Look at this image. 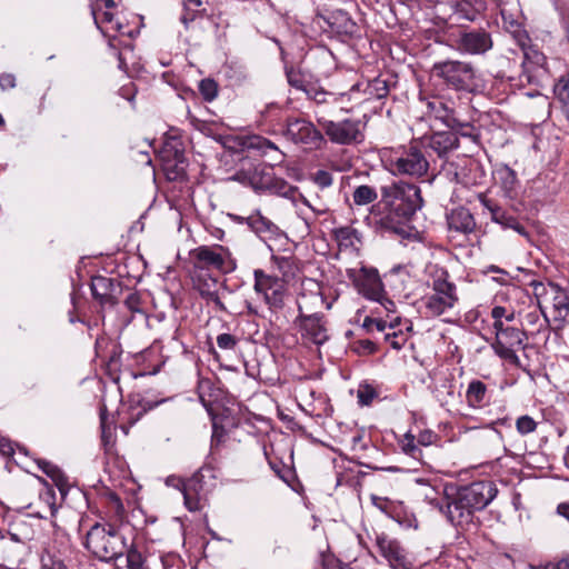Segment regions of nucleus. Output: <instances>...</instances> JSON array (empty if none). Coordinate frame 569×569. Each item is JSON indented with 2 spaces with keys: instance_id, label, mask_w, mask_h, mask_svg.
<instances>
[{
  "instance_id": "obj_34",
  "label": "nucleus",
  "mask_w": 569,
  "mask_h": 569,
  "mask_svg": "<svg viewBox=\"0 0 569 569\" xmlns=\"http://www.w3.org/2000/svg\"><path fill=\"white\" fill-rule=\"evenodd\" d=\"M423 496H425V500L428 501L429 505L439 509L441 512H443L447 516V501L451 500L452 492L449 493L446 490V495H441L435 488L428 487L426 489Z\"/></svg>"
},
{
  "instance_id": "obj_4",
  "label": "nucleus",
  "mask_w": 569,
  "mask_h": 569,
  "mask_svg": "<svg viewBox=\"0 0 569 569\" xmlns=\"http://www.w3.org/2000/svg\"><path fill=\"white\" fill-rule=\"evenodd\" d=\"M86 548L101 561H112L123 555L127 549L126 539L111 525L96 523L88 531Z\"/></svg>"
},
{
  "instance_id": "obj_8",
  "label": "nucleus",
  "mask_w": 569,
  "mask_h": 569,
  "mask_svg": "<svg viewBox=\"0 0 569 569\" xmlns=\"http://www.w3.org/2000/svg\"><path fill=\"white\" fill-rule=\"evenodd\" d=\"M326 136L333 143L352 144L363 139L362 123L360 120L346 119L342 121L319 120Z\"/></svg>"
},
{
  "instance_id": "obj_42",
  "label": "nucleus",
  "mask_w": 569,
  "mask_h": 569,
  "mask_svg": "<svg viewBox=\"0 0 569 569\" xmlns=\"http://www.w3.org/2000/svg\"><path fill=\"white\" fill-rule=\"evenodd\" d=\"M357 231L351 227H340L333 230L335 239L345 246H352V239L356 237Z\"/></svg>"
},
{
  "instance_id": "obj_64",
  "label": "nucleus",
  "mask_w": 569,
  "mask_h": 569,
  "mask_svg": "<svg viewBox=\"0 0 569 569\" xmlns=\"http://www.w3.org/2000/svg\"><path fill=\"white\" fill-rule=\"evenodd\" d=\"M120 94L126 98L127 100H129L130 102H133V99H134V92H133V89L132 87H122L120 89Z\"/></svg>"
},
{
  "instance_id": "obj_43",
  "label": "nucleus",
  "mask_w": 569,
  "mask_h": 569,
  "mask_svg": "<svg viewBox=\"0 0 569 569\" xmlns=\"http://www.w3.org/2000/svg\"><path fill=\"white\" fill-rule=\"evenodd\" d=\"M199 91L206 101H212L218 94V86L212 79H203L199 83Z\"/></svg>"
},
{
  "instance_id": "obj_6",
  "label": "nucleus",
  "mask_w": 569,
  "mask_h": 569,
  "mask_svg": "<svg viewBox=\"0 0 569 569\" xmlns=\"http://www.w3.org/2000/svg\"><path fill=\"white\" fill-rule=\"evenodd\" d=\"M433 74L448 87L458 91L472 92L478 87L477 71L471 62L446 60L433 64Z\"/></svg>"
},
{
  "instance_id": "obj_3",
  "label": "nucleus",
  "mask_w": 569,
  "mask_h": 569,
  "mask_svg": "<svg viewBox=\"0 0 569 569\" xmlns=\"http://www.w3.org/2000/svg\"><path fill=\"white\" fill-rule=\"evenodd\" d=\"M430 153L423 149V141L413 139L407 146L392 150L389 156L390 171L395 174L422 178L430 168Z\"/></svg>"
},
{
  "instance_id": "obj_60",
  "label": "nucleus",
  "mask_w": 569,
  "mask_h": 569,
  "mask_svg": "<svg viewBox=\"0 0 569 569\" xmlns=\"http://www.w3.org/2000/svg\"><path fill=\"white\" fill-rule=\"evenodd\" d=\"M203 3V0H183V4L187 11H200V8Z\"/></svg>"
},
{
  "instance_id": "obj_57",
  "label": "nucleus",
  "mask_w": 569,
  "mask_h": 569,
  "mask_svg": "<svg viewBox=\"0 0 569 569\" xmlns=\"http://www.w3.org/2000/svg\"><path fill=\"white\" fill-rule=\"evenodd\" d=\"M543 569H569V558H563L558 561L548 562Z\"/></svg>"
},
{
  "instance_id": "obj_39",
  "label": "nucleus",
  "mask_w": 569,
  "mask_h": 569,
  "mask_svg": "<svg viewBox=\"0 0 569 569\" xmlns=\"http://www.w3.org/2000/svg\"><path fill=\"white\" fill-rule=\"evenodd\" d=\"M553 92L560 102L569 104V71L558 79Z\"/></svg>"
},
{
  "instance_id": "obj_44",
  "label": "nucleus",
  "mask_w": 569,
  "mask_h": 569,
  "mask_svg": "<svg viewBox=\"0 0 569 569\" xmlns=\"http://www.w3.org/2000/svg\"><path fill=\"white\" fill-rule=\"evenodd\" d=\"M144 558L142 553L134 547L127 551V568L143 569Z\"/></svg>"
},
{
  "instance_id": "obj_48",
  "label": "nucleus",
  "mask_w": 569,
  "mask_h": 569,
  "mask_svg": "<svg viewBox=\"0 0 569 569\" xmlns=\"http://www.w3.org/2000/svg\"><path fill=\"white\" fill-rule=\"evenodd\" d=\"M385 340L387 342H389V345L396 350H400L406 343L405 336L401 332H395V331L387 332L385 335Z\"/></svg>"
},
{
  "instance_id": "obj_2",
  "label": "nucleus",
  "mask_w": 569,
  "mask_h": 569,
  "mask_svg": "<svg viewBox=\"0 0 569 569\" xmlns=\"http://www.w3.org/2000/svg\"><path fill=\"white\" fill-rule=\"evenodd\" d=\"M491 480L475 481L458 488L447 501V518L453 525L469 523L473 512L485 509L497 496Z\"/></svg>"
},
{
  "instance_id": "obj_56",
  "label": "nucleus",
  "mask_w": 569,
  "mask_h": 569,
  "mask_svg": "<svg viewBox=\"0 0 569 569\" xmlns=\"http://www.w3.org/2000/svg\"><path fill=\"white\" fill-rule=\"evenodd\" d=\"M467 4L471 6L473 8L472 12H478L480 16L486 11L487 9V0H466Z\"/></svg>"
},
{
  "instance_id": "obj_51",
  "label": "nucleus",
  "mask_w": 569,
  "mask_h": 569,
  "mask_svg": "<svg viewBox=\"0 0 569 569\" xmlns=\"http://www.w3.org/2000/svg\"><path fill=\"white\" fill-rule=\"evenodd\" d=\"M299 198L301 199L302 203L305 206H307L308 208H310L317 216L326 214L329 211V208L321 202L312 203L309 199L303 197L301 193H300Z\"/></svg>"
},
{
  "instance_id": "obj_62",
  "label": "nucleus",
  "mask_w": 569,
  "mask_h": 569,
  "mask_svg": "<svg viewBox=\"0 0 569 569\" xmlns=\"http://www.w3.org/2000/svg\"><path fill=\"white\" fill-rule=\"evenodd\" d=\"M124 303L130 310H138L139 298L137 295L131 293L127 297Z\"/></svg>"
},
{
  "instance_id": "obj_12",
  "label": "nucleus",
  "mask_w": 569,
  "mask_h": 569,
  "mask_svg": "<svg viewBox=\"0 0 569 569\" xmlns=\"http://www.w3.org/2000/svg\"><path fill=\"white\" fill-rule=\"evenodd\" d=\"M389 84L386 79L375 78L371 81H362L353 84L348 92H341V98L347 102L361 103L368 100H380L389 93Z\"/></svg>"
},
{
  "instance_id": "obj_53",
  "label": "nucleus",
  "mask_w": 569,
  "mask_h": 569,
  "mask_svg": "<svg viewBox=\"0 0 569 569\" xmlns=\"http://www.w3.org/2000/svg\"><path fill=\"white\" fill-rule=\"evenodd\" d=\"M375 397H376V391L371 388L367 387V388L360 389L358 391L359 402L363 406L370 405Z\"/></svg>"
},
{
  "instance_id": "obj_17",
  "label": "nucleus",
  "mask_w": 569,
  "mask_h": 569,
  "mask_svg": "<svg viewBox=\"0 0 569 569\" xmlns=\"http://www.w3.org/2000/svg\"><path fill=\"white\" fill-rule=\"evenodd\" d=\"M427 112L441 121L447 128L468 127L457 117L452 106L440 97L421 98Z\"/></svg>"
},
{
  "instance_id": "obj_49",
  "label": "nucleus",
  "mask_w": 569,
  "mask_h": 569,
  "mask_svg": "<svg viewBox=\"0 0 569 569\" xmlns=\"http://www.w3.org/2000/svg\"><path fill=\"white\" fill-rule=\"evenodd\" d=\"M492 319H506V321L511 322L516 318V313L513 310L508 311L507 308L502 306H496L491 309Z\"/></svg>"
},
{
  "instance_id": "obj_27",
  "label": "nucleus",
  "mask_w": 569,
  "mask_h": 569,
  "mask_svg": "<svg viewBox=\"0 0 569 569\" xmlns=\"http://www.w3.org/2000/svg\"><path fill=\"white\" fill-rule=\"evenodd\" d=\"M327 21L332 31L339 34L353 36L358 30L356 22L343 10L332 11Z\"/></svg>"
},
{
  "instance_id": "obj_5",
  "label": "nucleus",
  "mask_w": 569,
  "mask_h": 569,
  "mask_svg": "<svg viewBox=\"0 0 569 569\" xmlns=\"http://www.w3.org/2000/svg\"><path fill=\"white\" fill-rule=\"evenodd\" d=\"M457 286L449 280V273L440 270L432 277L431 292L421 299L428 317H439L453 309L458 303Z\"/></svg>"
},
{
  "instance_id": "obj_16",
  "label": "nucleus",
  "mask_w": 569,
  "mask_h": 569,
  "mask_svg": "<svg viewBox=\"0 0 569 569\" xmlns=\"http://www.w3.org/2000/svg\"><path fill=\"white\" fill-rule=\"evenodd\" d=\"M295 323L299 327L302 337L312 343L322 345L328 340L323 315L312 312L309 316L297 317Z\"/></svg>"
},
{
  "instance_id": "obj_20",
  "label": "nucleus",
  "mask_w": 569,
  "mask_h": 569,
  "mask_svg": "<svg viewBox=\"0 0 569 569\" xmlns=\"http://www.w3.org/2000/svg\"><path fill=\"white\" fill-rule=\"evenodd\" d=\"M91 292L100 305L113 306L117 303L118 295L121 292L120 282L104 276H94L91 279Z\"/></svg>"
},
{
  "instance_id": "obj_30",
  "label": "nucleus",
  "mask_w": 569,
  "mask_h": 569,
  "mask_svg": "<svg viewBox=\"0 0 569 569\" xmlns=\"http://www.w3.org/2000/svg\"><path fill=\"white\" fill-rule=\"evenodd\" d=\"M99 10H101V7H100L99 2H97L96 7L93 8L92 13H93L94 22H96L97 27L100 29V31L104 36H108L110 31H114V32H118L121 34L124 33L123 24L121 22H119L118 20H114L112 12H110L109 10H104L101 13H98Z\"/></svg>"
},
{
  "instance_id": "obj_59",
  "label": "nucleus",
  "mask_w": 569,
  "mask_h": 569,
  "mask_svg": "<svg viewBox=\"0 0 569 569\" xmlns=\"http://www.w3.org/2000/svg\"><path fill=\"white\" fill-rule=\"evenodd\" d=\"M377 302H379L381 305V307L389 313V312H395L396 310V305L392 300H390L387 296H386V292L383 291V298L379 299V300H376Z\"/></svg>"
},
{
  "instance_id": "obj_28",
  "label": "nucleus",
  "mask_w": 569,
  "mask_h": 569,
  "mask_svg": "<svg viewBox=\"0 0 569 569\" xmlns=\"http://www.w3.org/2000/svg\"><path fill=\"white\" fill-rule=\"evenodd\" d=\"M246 224L261 238H271L279 232V228L259 211L247 217Z\"/></svg>"
},
{
  "instance_id": "obj_40",
  "label": "nucleus",
  "mask_w": 569,
  "mask_h": 569,
  "mask_svg": "<svg viewBox=\"0 0 569 569\" xmlns=\"http://www.w3.org/2000/svg\"><path fill=\"white\" fill-rule=\"evenodd\" d=\"M538 423L528 415L520 416L516 420V429L521 436H526L536 431Z\"/></svg>"
},
{
  "instance_id": "obj_24",
  "label": "nucleus",
  "mask_w": 569,
  "mask_h": 569,
  "mask_svg": "<svg viewBox=\"0 0 569 569\" xmlns=\"http://www.w3.org/2000/svg\"><path fill=\"white\" fill-rule=\"evenodd\" d=\"M24 543L20 539L0 538V565L7 568L16 566L23 551Z\"/></svg>"
},
{
  "instance_id": "obj_10",
  "label": "nucleus",
  "mask_w": 569,
  "mask_h": 569,
  "mask_svg": "<svg viewBox=\"0 0 569 569\" xmlns=\"http://www.w3.org/2000/svg\"><path fill=\"white\" fill-rule=\"evenodd\" d=\"M526 339L525 330L510 327L507 331L501 332L498 338H495V341L491 343V348L501 359H505L512 365H519L517 350L525 348Z\"/></svg>"
},
{
  "instance_id": "obj_52",
  "label": "nucleus",
  "mask_w": 569,
  "mask_h": 569,
  "mask_svg": "<svg viewBox=\"0 0 569 569\" xmlns=\"http://www.w3.org/2000/svg\"><path fill=\"white\" fill-rule=\"evenodd\" d=\"M166 483L168 486L177 488L181 492L184 491V488L193 487L194 486V481L193 480H189L188 482H186L183 479L178 478V477H168L167 480H166Z\"/></svg>"
},
{
  "instance_id": "obj_46",
  "label": "nucleus",
  "mask_w": 569,
  "mask_h": 569,
  "mask_svg": "<svg viewBox=\"0 0 569 569\" xmlns=\"http://www.w3.org/2000/svg\"><path fill=\"white\" fill-rule=\"evenodd\" d=\"M38 465L39 468L56 482H59L62 479V473L60 469L57 466L52 465L51 462L46 460H39Z\"/></svg>"
},
{
  "instance_id": "obj_31",
  "label": "nucleus",
  "mask_w": 569,
  "mask_h": 569,
  "mask_svg": "<svg viewBox=\"0 0 569 569\" xmlns=\"http://www.w3.org/2000/svg\"><path fill=\"white\" fill-rule=\"evenodd\" d=\"M493 174L496 181L501 186L505 196L511 198V193L518 182L515 170L506 164H502L495 170Z\"/></svg>"
},
{
  "instance_id": "obj_29",
  "label": "nucleus",
  "mask_w": 569,
  "mask_h": 569,
  "mask_svg": "<svg viewBox=\"0 0 569 569\" xmlns=\"http://www.w3.org/2000/svg\"><path fill=\"white\" fill-rule=\"evenodd\" d=\"M303 90L308 98L313 100L316 103H338L340 104L341 110L348 111L350 109L346 104L347 98H341V93L329 92L312 84L305 87Z\"/></svg>"
},
{
  "instance_id": "obj_15",
  "label": "nucleus",
  "mask_w": 569,
  "mask_h": 569,
  "mask_svg": "<svg viewBox=\"0 0 569 569\" xmlns=\"http://www.w3.org/2000/svg\"><path fill=\"white\" fill-rule=\"evenodd\" d=\"M249 182L254 189L268 190L270 193H273V194L287 198V199H291L293 201L297 199V197L300 196L299 189L295 186H291L283 179L274 178V177L267 174V176L260 177L259 181H258L257 169L254 170L252 176L249 178Z\"/></svg>"
},
{
  "instance_id": "obj_23",
  "label": "nucleus",
  "mask_w": 569,
  "mask_h": 569,
  "mask_svg": "<svg viewBox=\"0 0 569 569\" xmlns=\"http://www.w3.org/2000/svg\"><path fill=\"white\" fill-rule=\"evenodd\" d=\"M537 303L538 309L527 312L522 318L521 325L523 327L522 330L526 331V335L529 333L535 336L548 329L549 319L546 315L542 301L537 300Z\"/></svg>"
},
{
  "instance_id": "obj_54",
  "label": "nucleus",
  "mask_w": 569,
  "mask_h": 569,
  "mask_svg": "<svg viewBox=\"0 0 569 569\" xmlns=\"http://www.w3.org/2000/svg\"><path fill=\"white\" fill-rule=\"evenodd\" d=\"M436 439H437L436 433H433L430 430H426V431H422L419 433L417 442H418L419 447L420 446L428 447V446L432 445L436 441Z\"/></svg>"
},
{
  "instance_id": "obj_45",
  "label": "nucleus",
  "mask_w": 569,
  "mask_h": 569,
  "mask_svg": "<svg viewBox=\"0 0 569 569\" xmlns=\"http://www.w3.org/2000/svg\"><path fill=\"white\" fill-rule=\"evenodd\" d=\"M311 180L320 188H329L333 182L332 174L327 170H318L311 176Z\"/></svg>"
},
{
  "instance_id": "obj_1",
  "label": "nucleus",
  "mask_w": 569,
  "mask_h": 569,
  "mask_svg": "<svg viewBox=\"0 0 569 569\" xmlns=\"http://www.w3.org/2000/svg\"><path fill=\"white\" fill-rule=\"evenodd\" d=\"M382 200L390 210L381 217V229L397 234H407L401 221H408L423 206L418 186L407 182H392L381 188Z\"/></svg>"
},
{
  "instance_id": "obj_7",
  "label": "nucleus",
  "mask_w": 569,
  "mask_h": 569,
  "mask_svg": "<svg viewBox=\"0 0 569 569\" xmlns=\"http://www.w3.org/2000/svg\"><path fill=\"white\" fill-rule=\"evenodd\" d=\"M532 287L537 300H541L542 305L551 302L553 321L563 323L569 319V296L566 290L556 283L532 282Z\"/></svg>"
},
{
  "instance_id": "obj_32",
  "label": "nucleus",
  "mask_w": 569,
  "mask_h": 569,
  "mask_svg": "<svg viewBox=\"0 0 569 569\" xmlns=\"http://www.w3.org/2000/svg\"><path fill=\"white\" fill-rule=\"evenodd\" d=\"M487 386L480 380H472L467 389L466 399L470 407L480 408L486 402Z\"/></svg>"
},
{
  "instance_id": "obj_50",
  "label": "nucleus",
  "mask_w": 569,
  "mask_h": 569,
  "mask_svg": "<svg viewBox=\"0 0 569 569\" xmlns=\"http://www.w3.org/2000/svg\"><path fill=\"white\" fill-rule=\"evenodd\" d=\"M192 487L184 488L182 491L184 505L190 511H197L200 509V501L197 497L191 493Z\"/></svg>"
},
{
  "instance_id": "obj_55",
  "label": "nucleus",
  "mask_w": 569,
  "mask_h": 569,
  "mask_svg": "<svg viewBox=\"0 0 569 569\" xmlns=\"http://www.w3.org/2000/svg\"><path fill=\"white\" fill-rule=\"evenodd\" d=\"M0 87L2 90L16 87V77L11 73H3L0 76Z\"/></svg>"
},
{
  "instance_id": "obj_14",
  "label": "nucleus",
  "mask_w": 569,
  "mask_h": 569,
  "mask_svg": "<svg viewBox=\"0 0 569 569\" xmlns=\"http://www.w3.org/2000/svg\"><path fill=\"white\" fill-rule=\"evenodd\" d=\"M284 136L295 143L319 147L323 138L321 132L305 119H288Z\"/></svg>"
},
{
  "instance_id": "obj_19",
  "label": "nucleus",
  "mask_w": 569,
  "mask_h": 569,
  "mask_svg": "<svg viewBox=\"0 0 569 569\" xmlns=\"http://www.w3.org/2000/svg\"><path fill=\"white\" fill-rule=\"evenodd\" d=\"M193 284L199 295L208 302H212L217 310L226 312L227 308L219 293L220 284L218 280L209 274L208 271H199L193 277Z\"/></svg>"
},
{
  "instance_id": "obj_26",
  "label": "nucleus",
  "mask_w": 569,
  "mask_h": 569,
  "mask_svg": "<svg viewBox=\"0 0 569 569\" xmlns=\"http://www.w3.org/2000/svg\"><path fill=\"white\" fill-rule=\"evenodd\" d=\"M448 226L450 230L471 233L476 229V221L468 209L460 207L448 216Z\"/></svg>"
},
{
  "instance_id": "obj_41",
  "label": "nucleus",
  "mask_w": 569,
  "mask_h": 569,
  "mask_svg": "<svg viewBox=\"0 0 569 569\" xmlns=\"http://www.w3.org/2000/svg\"><path fill=\"white\" fill-rule=\"evenodd\" d=\"M247 147L249 149L260 150L262 153H267L269 150H278L274 143L260 136L249 138L247 141Z\"/></svg>"
},
{
  "instance_id": "obj_63",
  "label": "nucleus",
  "mask_w": 569,
  "mask_h": 569,
  "mask_svg": "<svg viewBox=\"0 0 569 569\" xmlns=\"http://www.w3.org/2000/svg\"><path fill=\"white\" fill-rule=\"evenodd\" d=\"M359 347L367 353H373L376 351V345L370 340H360Z\"/></svg>"
},
{
  "instance_id": "obj_25",
  "label": "nucleus",
  "mask_w": 569,
  "mask_h": 569,
  "mask_svg": "<svg viewBox=\"0 0 569 569\" xmlns=\"http://www.w3.org/2000/svg\"><path fill=\"white\" fill-rule=\"evenodd\" d=\"M316 289L310 290H303L298 299H297V306L299 315L301 316H309L308 312H317L316 310L321 308L325 305V298L320 291V288L317 283H315Z\"/></svg>"
},
{
  "instance_id": "obj_22",
  "label": "nucleus",
  "mask_w": 569,
  "mask_h": 569,
  "mask_svg": "<svg viewBox=\"0 0 569 569\" xmlns=\"http://www.w3.org/2000/svg\"><path fill=\"white\" fill-rule=\"evenodd\" d=\"M481 204L490 212L491 220L503 228H510L523 237H528L526 229L518 222L517 218L508 213L503 208L495 203L486 196H480Z\"/></svg>"
},
{
  "instance_id": "obj_47",
  "label": "nucleus",
  "mask_w": 569,
  "mask_h": 569,
  "mask_svg": "<svg viewBox=\"0 0 569 569\" xmlns=\"http://www.w3.org/2000/svg\"><path fill=\"white\" fill-rule=\"evenodd\" d=\"M237 342V338L230 333H221L217 337V345L223 350H234Z\"/></svg>"
},
{
  "instance_id": "obj_38",
  "label": "nucleus",
  "mask_w": 569,
  "mask_h": 569,
  "mask_svg": "<svg viewBox=\"0 0 569 569\" xmlns=\"http://www.w3.org/2000/svg\"><path fill=\"white\" fill-rule=\"evenodd\" d=\"M473 8L467 4L466 0L457 1L453 6V12L459 20H466L473 22L476 21L480 14L478 12H472Z\"/></svg>"
},
{
  "instance_id": "obj_35",
  "label": "nucleus",
  "mask_w": 569,
  "mask_h": 569,
  "mask_svg": "<svg viewBox=\"0 0 569 569\" xmlns=\"http://www.w3.org/2000/svg\"><path fill=\"white\" fill-rule=\"evenodd\" d=\"M254 290L262 296H266L276 283H279L281 280L277 277L269 276L264 273L262 270H254Z\"/></svg>"
},
{
  "instance_id": "obj_37",
  "label": "nucleus",
  "mask_w": 569,
  "mask_h": 569,
  "mask_svg": "<svg viewBox=\"0 0 569 569\" xmlns=\"http://www.w3.org/2000/svg\"><path fill=\"white\" fill-rule=\"evenodd\" d=\"M400 446L406 455L410 456L416 460L425 462L422 450L419 447L418 442H416V438L413 435H411L410 432L406 433L400 441Z\"/></svg>"
},
{
  "instance_id": "obj_36",
  "label": "nucleus",
  "mask_w": 569,
  "mask_h": 569,
  "mask_svg": "<svg viewBox=\"0 0 569 569\" xmlns=\"http://www.w3.org/2000/svg\"><path fill=\"white\" fill-rule=\"evenodd\" d=\"M378 198V193L373 187L361 184L357 187L352 193V199L357 206H366L372 203Z\"/></svg>"
},
{
  "instance_id": "obj_21",
  "label": "nucleus",
  "mask_w": 569,
  "mask_h": 569,
  "mask_svg": "<svg viewBox=\"0 0 569 569\" xmlns=\"http://www.w3.org/2000/svg\"><path fill=\"white\" fill-rule=\"evenodd\" d=\"M423 141L426 152L432 150L439 158H443L448 152L459 147V139L456 133L449 131L436 132L430 137L419 139Z\"/></svg>"
},
{
  "instance_id": "obj_33",
  "label": "nucleus",
  "mask_w": 569,
  "mask_h": 569,
  "mask_svg": "<svg viewBox=\"0 0 569 569\" xmlns=\"http://www.w3.org/2000/svg\"><path fill=\"white\" fill-rule=\"evenodd\" d=\"M286 287L282 281L276 283L273 288L263 296L266 303L272 311L281 310L284 306Z\"/></svg>"
},
{
  "instance_id": "obj_13",
  "label": "nucleus",
  "mask_w": 569,
  "mask_h": 569,
  "mask_svg": "<svg viewBox=\"0 0 569 569\" xmlns=\"http://www.w3.org/2000/svg\"><path fill=\"white\" fill-rule=\"evenodd\" d=\"M376 546L380 556L392 569H411L412 562L407 551L396 539L385 533H379L376 536Z\"/></svg>"
},
{
  "instance_id": "obj_61",
  "label": "nucleus",
  "mask_w": 569,
  "mask_h": 569,
  "mask_svg": "<svg viewBox=\"0 0 569 569\" xmlns=\"http://www.w3.org/2000/svg\"><path fill=\"white\" fill-rule=\"evenodd\" d=\"M492 328L495 330L496 338H498L500 333L507 331V329H509L510 326H505L502 319H493Z\"/></svg>"
},
{
  "instance_id": "obj_9",
  "label": "nucleus",
  "mask_w": 569,
  "mask_h": 569,
  "mask_svg": "<svg viewBox=\"0 0 569 569\" xmlns=\"http://www.w3.org/2000/svg\"><path fill=\"white\" fill-rule=\"evenodd\" d=\"M196 268L199 271H206V268H214L221 272L228 273L236 269L237 263L228 249L222 246L199 247L196 250Z\"/></svg>"
},
{
  "instance_id": "obj_18",
  "label": "nucleus",
  "mask_w": 569,
  "mask_h": 569,
  "mask_svg": "<svg viewBox=\"0 0 569 569\" xmlns=\"http://www.w3.org/2000/svg\"><path fill=\"white\" fill-rule=\"evenodd\" d=\"M353 282L358 291L370 300H379L383 298V284L377 269L362 267Z\"/></svg>"
},
{
  "instance_id": "obj_58",
  "label": "nucleus",
  "mask_w": 569,
  "mask_h": 569,
  "mask_svg": "<svg viewBox=\"0 0 569 569\" xmlns=\"http://www.w3.org/2000/svg\"><path fill=\"white\" fill-rule=\"evenodd\" d=\"M273 470L277 472L280 479H282L284 482L289 483L290 479L293 477V472L290 468L283 467L282 469L276 468V466H272Z\"/></svg>"
},
{
  "instance_id": "obj_11",
  "label": "nucleus",
  "mask_w": 569,
  "mask_h": 569,
  "mask_svg": "<svg viewBox=\"0 0 569 569\" xmlns=\"http://www.w3.org/2000/svg\"><path fill=\"white\" fill-rule=\"evenodd\" d=\"M493 47L490 32L485 29H472L460 32L456 39V48L459 52L469 56H483Z\"/></svg>"
}]
</instances>
